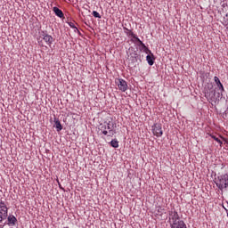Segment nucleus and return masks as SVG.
I'll use <instances>...</instances> for the list:
<instances>
[{
    "label": "nucleus",
    "instance_id": "7c9ffc66",
    "mask_svg": "<svg viewBox=\"0 0 228 228\" xmlns=\"http://www.w3.org/2000/svg\"><path fill=\"white\" fill-rule=\"evenodd\" d=\"M102 133L104 134V136H108V130H102Z\"/></svg>",
    "mask_w": 228,
    "mask_h": 228
},
{
    "label": "nucleus",
    "instance_id": "bb28decb",
    "mask_svg": "<svg viewBox=\"0 0 228 228\" xmlns=\"http://www.w3.org/2000/svg\"><path fill=\"white\" fill-rule=\"evenodd\" d=\"M145 44L143 43V41H142L141 39L138 41V43H137V45H138V47L140 48V47H142V46H143Z\"/></svg>",
    "mask_w": 228,
    "mask_h": 228
},
{
    "label": "nucleus",
    "instance_id": "473e14b6",
    "mask_svg": "<svg viewBox=\"0 0 228 228\" xmlns=\"http://www.w3.org/2000/svg\"><path fill=\"white\" fill-rule=\"evenodd\" d=\"M38 44H39V45H42V40L38 41Z\"/></svg>",
    "mask_w": 228,
    "mask_h": 228
},
{
    "label": "nucleus",
    "instance_id": "cd10ccee",
    "mask_svg": "<svg viewBox=\"0 0 228 228\" xmlns=\"http://www.w3.org/2000/svg\"><path fill=\"white\" fill-rule=\"evenodd\" d=\"M106 129H108V131H110L111 129H113V128L110 126V121H109V123H107V125H106Z\"/></svg>",
    "mask_w": 228,
    "mask_h": 228
},
{
    "label": "nucleus",
    "instance_id": "dca6fc26",
    "mask_svg": "<svg viewBox=\"0 0 228 228\" xmlns=\"http://www.w3.org/2000/svg\"><path fill=\"white\" fill-rule=\"evenodd\" d=\"M110 147H113V149H118V140H117V139H112V140L110 142Z\"/></svg>",
    "mask_w": 228,
    "mask_h": 228
},
{
    "label": "nucleus",
    "instance_id": "393cba45",
    "mask_svg": "<svg viewBox=\"0 0 228 228\" xmlns=\"http://www.w3.org/2000/svg\"><path fill=\"white\" fill-rule=\"evenodd\" d=\"M69 26L71 27L73 29H75V33L76 31H77V27H76V25L74 24V22H69Z\"/></svg>",
    "mask_w": 228,
    "mask_h": 228
},
{
    "label": "nucleus",
    "instance_id": "c85d7f7f",
    "mask_svg": "<svg viewBox=\"0 0 228 228\" xmlns=\"http://www.w3.org/2000/svg\"><path fill=\"white\" fill-rule=\"evenodd\" d=\"M101 126V131H106V125H102V124H101L100 125Z\"/></svg>",
    "mask_w": 228,
    "mask_h": 228
},
{
    "label": "nucleus",
    "instance_id": "9b49d317",
    "mask_svg": "<svg viewBox=\"0 0 228 228\" xmlns=\"http://www.w3.org/2000/svg\"><path fill=\"white\" fill-rule=\"evenodd\" d=\"M8 218V208H0V224Z\"/></svg>",
    "mask_w": 228,
    "mask_h": 228
},
{
    "label": "nucleus",
    "instance_id": "4468645a",
    "mask_svg": "<svg viewBox=\"0 0 228 228\" xmlns=\"http://www.w3.org/2000/svg\"><path fill=\"white\" fill-rule=\"evenodd\" d=\"M214 81H215L217 88L221 91V94L223 92H225V88H224V85L222 84V82L220 81V78H218V77H214Z\"/></svg>",
    "mask_w": 228,
    "mask_h": 228
},
{
    "label": "nucleus",
    "instance_id": "f257e3e1",
    "mask_svg": "<svg viewBox=\"0 0 228 228\" xmlns=\"http://www.w3.org/2000/svg\"><path fill=\"white\" fill-rule=\"evenodd\" d=\"M214 176H215L214 183L216 186L218 187V190H220L221 191H224V190L228 189V172L224 174L218 173L217 175L216 173H215Z\"/></svg>",
    "mask_w": 228,
    "mask_h": 228
},
{
    "label": "nucleus",
    "instance_id": "a211bd4d",
    "mask_svg": "<svg viewBox=\"0 0 228 228\" xmlns=\"http://www.w3.org/2000/svg\"><path fill=\"white\" fill-rule=\"evenodd\" d=\"M128 51L129 54H138V49L134 48V46H130Z\"/></svg>",
    "mask_w": 228,
    "mask_h": 228
},
{
    "label": "nucleus",
    "instance_id": "2f4dec72",
    "mask_svg": "<svg viewBox=\"0 0 228 228\" xmlns=\"http://www.w3.org/2000/svg\"><path fill=\"white\" fill-rule=\"evenodd\" d=\"M76 33H77L79 35V37H83V34H81V31H79L78 28H77V30H76Z\"/></svg>",
    "mask_w": 228,
    "mask_h": 228
},
{
    "label": "nucleus",
    "instance_id": "412c9836",
    "mask_svg": "<svg viewBox=\"0 0 228 228\" xmlns=\"http://www.w3.org/2000/svg\"><path fill=\"white\" fill-rule=\"evenodd\" d=\"M92 15L95 18V19H102V16H101V14L97 12V11H93Z\"/></svg>",
    "mask_w": 228,
    "mask_h": 228
},
{
    "label": "nucleus",
    "instance_id": "5701e85b",
    "mask_svg": "<svg viewBox=\"0 0 228 228\" xmlns=\"http://www.w3.org/2000/svg\"><path fill=\"white\" fill-rule=\"evenodd\" d=\"M123 29H124L126 35H127L128 37H131V33H133V30L127 28L126 27H123Z\"/></svg>",
    "mask_w": 228,
    "mask_h": 228
},
{
    "label": "nucleus",
    "instance_id": "f03ea898",
    "mask_svg": "<svg viewBox=\"0 0 228 228\" xmlns=\"http://www.w3.org/2000/svg\"><path fill=\"white\" fill-rule=\"evenodd\" d=\"M143 60V55L140 53H128L127 63L130 70H134Z\"/></svg>",
    "mask_w": 228,
    "mask_h": 228
},
{
    "label": "nucleus",
    "instance_id": "39448f33",
    "mask_svg": "<svg viewBox=\"0 0 228 228\" xmlns=\"http://www.w3.org/2000/svg\"><path fill=\"white\" fill-rule=\"evenodd\" d=\"M152 133L154 136H157V138L163 136V129L161 128V124L155 123L152 126Z\"/></svg>",
    "mask_w": 228,
    "mask_h": 228
},
{
    "label": "nucleus",
    "instance_id": "6ab92c4d",
    "mask_svg": "<svg viewBox=\"0 0 228 228\" xmlns=\"http://www.w3.org/2000/svg\"><path fill=\"white\" fill-rule=\"evenodd\" d=\"M211 136V138L213 139V140H215V142H217V143H219V145H223V142H222V140H220V138H218L216 135H210Z\"/></svg>",
    "mask_w": 228,
    "mask_h": 228
},
{
    "label": "nucleus",
    "instance_id": "2eb2a0df",
    "mask_svg": "<svg viewBox=\"0 0 228 228\" xmlns=\"http://www.w3.org/2000/svg\"><path fill=\"white\" fill-rule=\"evenodd\" d=\"M139 50H140V52L142 51V53H145V54H149V53H152V51H151V49H149V47H147V45H145L142 47H139Z\"/></svg>",
    "mask_w": 228,
    "mask_h": 228
},
{
    "label": "nucleus",
    "instance_id": "1a4fd4ad",
    "mask_svg": "<svg viewBox=\"0 0 228 228\" xmlns=\"http://www.w3.org/2000/svg\"><path fill=\"white\" fill-rule=\"evenodd\" d=\"M171 228H187L186 224L183 220H178L176 223H170Z\"/></svg>",
    "mask_w": 228,
    "mask_h": 228
},
{
    "label": "nucleus",
    "instance_id": "6e6552de",
    "mask_svg": "<svg viewBox=\"0 0 228 228\" xmlns=\"http://www.w3.org/2000/svg\"><path fill=\"white\" fill-rule=\"evenodd\" d=\"M117 83H118V88L121 92H126L127 90L128 86H127V82H126V80H124L123 78H118Z\"/></svg>",
    "mask_w": 228,
    "mask_h": 228
},
{
    "label": "nucleus",
    "instance_id": "a878e982",
    "mask_svg": "<svg viewBox=\"0 0 228 228\" xmlns=\"http://www.w3.org/2000/svg\"><path fill=\"white\" fill-rule=\"evenodd\" d=\"M0 208H8L6 203H4V201H3L2 200H0Z\"/></svg>",
    "mask_w": 228,
    "mask_h": 228
},
{
    "label": "nucleus",
    "instance_id": "4be33fe9",
    "mask_svg": "<svg viewBox=\"0 0 228 228\" xmlns=\"http://www.w3.org/2000/svg\"><path fill=\"white\" fill-rule=\"evenodd\" d=\"M163 211H165V208H163L161 207L157 208V215H159V216H161L163 215Z\"/></svg>",
    "mask_w": 228,
    "mask_h": 228
},
{
    "label": "nucleus",
    "instance_id": "f8f14e48",
    "mask_svg": "<svg viewBox=\"0 0 228 228\" xmlns=\"http://www.w3.org/2000/svg\"><path fill=\"white\" fill-rule=\"evenodd\" d=\"M53 122H54V127L56 128L57 133H60V131L63 129V126L61 125V122H60V118L54 117Z\"/></svg>",
    "mask_w": 228,
    "mask_h": 228
},
{
    "label": "nucleus",
    "instance_id": "9d476101",
    "mask_svg": "<svg viewBox=\"0 0 228 228\" xmlns=\"http://www.w3.org/2000/svg\"><path fill=\"white\" fill-rule=\"evenodd\" d=\"M147 54L148 55L146 56V61L148 62V65H150V67H152V65H154V61H156V57L154 56V53H152V52Z\"/></svg>",
    "mask_w": 228,
    "mask_h": 228
},
{
    "label": "nucleus",
    "instance_id": "c756f323",
    "mask_svg": "<svg viewBox=\"0 0 228 228\" xmlns=\"http://www.w3.org/2000/svg\"><path fill=\"white\" fill-rule=\"evenodd\" d=\"M56 181H57V183H58L59 188H60L61 190H65V189H63V187H61V183H60V180L57 179Z\"/></svg>",
    "mask_w": 228,
    "mask_h": 228
},
{
    "label": "nucleus",
    "instance_id": "ddd939ff",
    "mask_svg": "<svg viewBox=\"0 0 228 228\" xmlns=\"http://www.w3.org/2000/svg\"><path fill=\"white\" fill-rule=\"evenodd\" d=\"M53 13H55V15L57 17H59V19H64L65 18V14L63 13V11H61L60 8L54 6L53 8Z\"/></svg>",
    "mask_w": 228,
    "mask_h": 228
},
{
    "label": "nucleus",
    "instance_id": "b1692460",
    "mask_svg": "<svg viewBox=\"0 0 228 228\" xmlns=\"http://www.w3.org/2000/svg\"><path fill=\"white\" fill-rule=\"evenodd\" d=\"M222 8H223V12L225 10V12H227V10H228V4H227V3H225V2H223V4H222Z\"/></svg>",
    "mask_w": 228,
    "mask_h": 228
},
{
    "label": "nucleus",
    "instance_id": "20e7f679",
    "mask_svg": "<svg viewBox=\"0 0 228 228\" xmlns=\"http://www.w3.org/2000/svg\"><path fill=\"white\" fill-rule=\"evenodd\" d=\"M205 97L209 99L212 102L218 101V98H216V90L213 89V86H208V90L205 92Z\"/></svg>",
    "mask_w": 228,
    "mask_h": 228
},
{
    "label": "nucleus",
    "instance_id": "f704fd0d",
    "mask_svg": "<svg viewBox=\"0 0 228 228\" xmlns=\"http://www.w3.org/2000/svg\"><path fill=\"white\" fill-rule=\"evenodd\" d=\"M226 29H228V24H226Z\"/></svg>",
    "mask_w": 228,
    "mask_h": 228
},
{
    "label": "nucleus",
    "instance_id": "f3484780",
    "mask_svg": "<svg viewBox=\"0 0 228 228\" xmlns=\"http://www.w3.org/2000/svg\"><path fill=\"white\" fill-rule=\"evenodd\" d=\"M130 35H131V42H133V44H135V42H139V38H138V36H136V34H134V32H130Z\"/></svg>",
    "mask_w": 228,
    "mask_h": 228
},
{
    "label": "nucleus",
    "instance_id": "72a5a7b5",
    "mask_svg": "<svg viewBox=\"0 0 228 228\" xmlns=\"http://www.w3.org/2000/svg\"><path fill=\"white\" fill-rule=\"evenodd\" d=\"M224 115H225V117H227V110H225V111L224 112Z\"/></svg>",
    "mask_w": 228,
    "mask_h": 228
},
{
    "label": "nucleus",
    "instance_id": "aec40b11",
    "mask_svg": "<svg viewBox=\"0 0 228 228\" xmlns=\"http://www.w3.org/2000/svg\"><path fill=\"white\" fill-rule=\"evenodd\" d=\"M117 134V130L115 128H112L111 130H109V134L110 138H113V135Z\"/></svg>",
    "mask_w": 228,
    "mask_h": 228
},
{
    "label": "nucleus",
    "instance_id": "7ed1b4c3",
    "mask_svg": "<svg viewBox=\"0 0 228 228\" xmlns=\"http://www.w3.org/2000/svg\"><path fill=\"white\" fill-rule=\"evenodd\" d=\"M39 38H42V40H44L45 42V44L47 45H49V47H51V45H53V42H54V37H53V36L49 35L47 30H40L39 31Z\"/></svg>",
    "mask_w": 228,
    "mask_h": 228
},
{
    "label": "nucleus",
    "instance_id": "423d86ee",
    "mask_svg": "<svg viewBox=\"0 0 228 228\" xmlns=\"http://www.w3.org/2000/svg\"><path fill=\"white\" fill-rule=\"evenodd\" d=\"M168 215H169V222L170 220H172V224H175L179 222V220H181V217L179 216V213H177V211L175 210H170L168 212Z\"/></svg>",
    "mask_w": 228,
    "mask_h": 228
},
{
    "label": "nucleus",
    "instance_id": "c9c22d12",
    "mask_svg": "<svg viewBox=\"0 0 228 228\" xmlns=\"http://www.w3.org/2000/svg\"><path fill=\"white\" fill-rule=\"evenodd\" d=\"M64 228H69V226H65Z\"/></svg>",
    "mask_w": 228,
    "mask_h": 228
},
{
    "label": "nucleus",
    "instance_id": "0eeeda50",
    "mask_svg": "<svg viewBox=\"0 0 228 228\" xmlns=\"http://www.w3.org/2000/svg\"><path fill=\"white\" fill-rule=\"evenodd\" d=\"M7 222L4 223V225H9V227H13L18 222L17 217L13 215L7 216Z\"/></svg>",
    "mask_w": 228,
    "mask_h": 228
}]
</instances>
